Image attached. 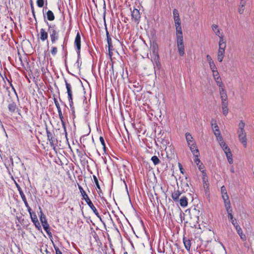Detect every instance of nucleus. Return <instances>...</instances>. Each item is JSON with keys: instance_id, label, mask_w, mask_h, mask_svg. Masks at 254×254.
Here are the masks:
<instances>
[{"instance_id": "nucleus-37", "label": "nucleus", "mask_w": 254, "mask_h": 254, "mask_svg": "<svg viewBox=\"0 0 254 254\" xmlns=\"http://www.w3.org/2000/svg\"><path fill=\"white\" fill-rule=\"evenodd\" d=\"M151 161L153 162V164L155 165H158V164H159L160 161V160L159 159V158H158L157 156H153L151 157Z\"/></svg>"}, {"instance_id": "nucleus-30", "label": "nucleus", "mask_w": 254, "mask_h": 254, "mask_svg": "<svg viewBox=\"0 0 254 254\" xmlns=\"http://www.w3.org/2000/svg\"><path fill=\"white\" fill-rule=\"evenodd\" d=\"M150 48L153 55L158 54V46L156 43L153 42L152 43Z\"/></svg>"}, {"instance_id": "nucleus-26", "label": "nucleus", "mask_w": 254, "mask_h": 254, "mask_svg": "<svg viewBox=\"0 0 254 254\" xmlns=\"http://www.w3.org/2000/svg\"><path fill=\"white\" fill-rule=\"evenodd\" d=\"M219 48H226V41L223 38V35L219 36Z\"/></svg>"}, {"instance_id": "nucleus-7", "label": "nucleus", "mask_w": 254, "mask_h": 254, "mask_svg": "<svg viewBox=\"0 0 254 254\" xmlns=\"http://www.w3.org/2000/svg\"><path fill=\"white\" fill-rule=\"evenodd\" d=\"M232 224L235 228V229L237 230V233L239 234V235L240 236L241 239L244 241H246V235L244 234H243V231H242L241 228L238 224L236 220H233V222H232Z\"/></svg>"}, {"instance_id": "nucleus-36", "label": "nucleus", "mask_w": 254, "mask_h": 254, "mask_svg": "<svg viewBox=\"0 0 254 254\" xmlns=\"http://www.w3.org/2000/svg\"><path fill=\"white\" fill-rule=\"evenodd\" d=\"M220 146L223 151H225V150L228 149L229 147L226 144V142L224 141L219 142Z\"/></svg>"}, {"instance_id": "nucleus-40", "label": "nucleus", "mask_w": 254, "mask_h": 254, "mask_svg": "<svg viewBox=\"0 0 254 254\" xmlns=\"http://www.w3.org/2000/svg\"><path fill=\"white\" fill-rule=\"evenodd\" d=\"M16 186H17V188L18 189V190L19 191V194H20L22 199H25V198L26 197H25V195L24 194L23 191L22 190L21 188L17 184H16Z\"/></svg>"}, {"instance_id": "nucleus-46", "label": "nucleus", "mask_w": 254, "mask_h": 254, "mask_svg": "<svg viewBox=\"0 0 254 254\" xmlns=\"http://www.w3.org/2000/svg\"><path fill=\"white\" fill-rule=\"evenodd\" d=\"M44 4V0H37V6L39 7H42L43 6Z\"/></svg>"}, {"instance_id": "nucleus-52", "label": "nucleus", "mask_w": 254, "mask_h": 254, "mask_svg": "<svg viewBox=\"0 0 254 254\" xmlns=\"http://www.w3.org/2000/svg\"><path fill=\"white\" fill-rule=\"evenodd\" d=\"M245 9V6L242 5H239V7L238 8V12L240 14H242L244 12Z\"/></svg>"}, {"instance_id": "nucleus-38", "label": "nucleus", "mask_w": 254, "mask_h": 254, "mask_svg": "<svg viewBox=\"0 0 254 254\" xmlns=\"http://www.w3.org/2000/svg\"><path fill=\"white\" fill-rule=\"evenodd\" d=\"M214 135H215V136L216 138V140L218 142V143L224 141L223 138L220 132L218 133H215V134Z\"/></svg>"}, {"instance_id": "nucleus-48", "label": "nucleus", "mask_w": 254, "mask_h": 254, "mask_svg": "<svg viewBox=\"0 0 254 254\" xmlns=\"http://www.w3.org/2000/svg\"><path fill=\"white\" fill-rule=\"evenodd\" d=\"M58 52L57 48L56 47H52L51 53L53 56H55Z\"/></svg>"}, {"instance_id": "nucleus-25", "label": "nucleus", "mask_w": 254, "mask_h": 254, "mask_svg": "<svg viewBox=\"0 0 254 254\" xmlns=\"http://www.w3.org/2000/svg\"><path fill=\"white\" fill-rule=\"evenodd\" d=\"M224 203V206L225 207V209L226 210V211H229V210H232V208L231 205L230 201L229 200V198L224 199L223 200Z\"/></svg>"}, {"instance_id": "nucleus-59", "label": "nucleus", "mask_w": 254, "mask_h": 254, "mask_svg": "<svg viewBox=\"0 0 254 254\" xmlns=\"http://www.w3.org/2000/svg\"><path fill=\"white\" fill-rule=\"evenodd\" d=\"M31 9H32V12L33 13V15L34 16V7H33V4L32 2L31 3Z\"/></svg>"}, {"instance_id": "nucleus-19", "label": "nucleus", "mask_w": 254, "mask_h": 254, "mask_svg": "<svg viewBox=\"0 0 254 254\" xmlns=\"http://www.w3.org/2000/svg\"><path fill=\"white\" fill-rule=\"evenodd\" d=\"M212 31L217 36H220L223 35L222 32H221L220 29L219 28L218 26L216 24H213L211 26Z\"/></svg>"}, {"instance_id": "nucleus-57", "label": "nucleus", "mask_w": 254, "mask_h": 254, "mask_svg": "<svg viewBox=\"0 0 254 254\" xmlns=\"http://www.w3.org/2000/svg\"><path fill=\"white\" fill-rule=\"evenodd\" d=\"M60 120L61 121V123H62V126L64 127V125H65V122H64V120L63 115L62 116V118H60Z\"/></svg>"}, {"instance_id": "nucleus-56", "label": "nucleus", "mask_w": 254, "mask_h": 254, "mask_svg": "<svg viewBox=\"0 0 254 254\" xmlns=\"http://www.w3.org/2000/svg\"><path fill=\"white\" fill-rule=\"evenodd\" d=\"M246 3V0H241L240 5L245 6Z\"/></svg>"}, {"instance_id": "nucleus-54", "label": "nucleus", "mask_w": 254, "mask_h": 254, "mask_svg": "<svg viewBox=\"0 0 254 254\" xmlns=\"http://www.w3.org/2000/svg\"><path fill=\"white\" fill-rule=\"evenodd\" d=\"M154 57L153 59V62L159 61V55L158 54H154Z\"/></svg>"}, {"instance_id": "nucleus-2", "label": "nucleus", "mask_w": 254, "mask_h": 254, "mask_svg": "<svg viewBox=\"0 0 254 254\" xmlns=\"http://www.w3.org/2000/svg\"><path fill=\"white\" fill-rule=\"evenodd\" d=\"M245 127V124L241 121L238 125L237 133L239 141L246 148L247 146V139L246 137V132L244 129Z\"/></svg>"}, {"instance_id": "nucleus-27", "label": "nucleus", "mask_w": 254, "mask_h": 254, "mask_svg": "<svg viewBox=\"0 0 254 254\" xmlns=\"http://www.w3.org/2000/svg\"><path fill=\"white\" fill-rule=\"evenodd\" d=\"M54 103H55V106H56V108L57 109L59 118H62L63 114H62L61 108L60 107V104H59L58 101L55 98L54 99Z\"/></svg>"}, {"instance_id": "nucleus-58", "label": "nucleus", "mask_w": 254, "mask_h": 254, "mask_svg": "<svg viewBox=\"0 0 254 254\" xmlns=\"http://www.w3.org/2000/svg\"><path fill=\"white\" fill-rule=\"evenodd\" d=\"M108 49H109V52H110V51L112 50V49L113 48V46H112V43H111L110 44H108Z\"/></svg>"}, {"instance_id": "nucleus-50", "label": "nucleus", "mask_w": 254, "mask_h": 254, "mask_svg": "<svg viewBox=\"0 0 254 254\" xmlns=\"http://www.w3.org/2000/svg\"><path fill=\"white\" fill-rule=\"evenodd\" d=\"M93 179H94V181L96 184V186L97 187V188L99 189H100V186H99V182H98V179H97V178L95 176H93Z\"/></svg>"}, {"instance_id": "nucleus-33", "label": "nucleus", "mask_w": 254, "mask_h": 254, "mask_svg": "<svg viewBox=\"0 0 254 254\" xmlns=\"http://www.w3.org/2000/svg\"><path fill=\"white\" fill-rule=\"evenodd\" d=\"M47 19L50 21H53L55 19V16L51 10H48L47 12Z\"/></svg>"}, {"instance_id": "nucleus-23", "label": "nucleus", "mask_w": 254, "mask_h": 254, "mask_svg": "<svg viewBox=\"0 0 254 254\" xmlns=\"http://www.w3.org/2000/svg\"><path fill=\"white\" fill-rule=\"evenodd\" d=\"M221 193L223 200L229 198L226 188L224 186H223L221 188Z\"/></svg>"}, {"instance_id": "nucleus-10", "label": "nucleus", "mask_w": 254, "mask_h": 254, "mask_svg": "<svg viewBox=\"0 0 254 254\" xmlns=\"http://www.w3.org/2000/svg\"><path fill=\"white\" fill-rule=\"evenodd\" d=\"M225 48H219L217 57V60L219 62H222L223 61V60L224 59V56H225Z\"/></svg>"}, {"instance_id": "nucleus-35", "label": "nucleus", "mask_w": 254, "mask_h": 254, "mask_svg": "<svg viewBox=\"0 0 254 254\" xmlns=\"http://www.w3.org/2000/svg\"><path fill=\"white\" fill-rule=\"evenodd\" d=\"M213 74V76L214 79H218V78L220 77L219 72L217 70V68L211 70Z\"/></svg>"}, {"instance_id": "nucleus-6", "label": "nucleus", "mask_w": 254, "mask_h": 254, "mask_svg": "<svg viewBox=\"0 0 254 254\" xmlns=\"http://www.w3.org/2000/svg\"><path fill=\"white\" fill-rule=\"evenodd\" d=\"M64 81H65L66 88L67 90V95H68V101H69V106H70V108H71L73 105V101H72L71 85H70V84H69V83H68L67 82L66 79L64 80Z\"/></svg>"}, {"instance_id": "nucleus-51", "label": "nucleus", "mask_w": 254, "mask_h": 254, "mask_svg": "<svg viewBox=\"0 0 254 254\" xmlns=\"http://www.w3.org/2000/svg\"><path fill=\"white\" fill-rule=\"evenodd\" d=\"M22 200L24 202V204H25L26 207L28 208V211L29 212L30 214H31V212H30L31 208L28 205V204L27 201L26 197L25 198V199H22Z\"/></svg>"}, {"instance_id": "nucleus-39", "label": "nucleus", "mask_w": 254, "mask_h": 254, "mask_svg": "<svg viewBox=\"0 0 254 254\" xmlns=\"http://www.w3.org/2000/svg\"><path fill=\"white\" fill-rule=\"evenodd\" d=\"M216 81V83L217 85V86H218L219 87V88H224V86L223 85V84L222 82V80H221V79L220 77L218 78V79H214Z\"/></svg>"}, {"instance_id": "nucleus-31", "label": "nucleus", "mask_w": 254, "mask_h": 254, "mask_svg": "<svg viewBox=\"0 0 254 254\" xmlns=\"http://www.w3.org/2000/svg\"><path fill=\"white\" fill-rule=\"evenodd\" d=\"M8 109L9 112L14 113L17 109V106L15 103H10L8 105Z\"/></svg>"}, {"instance_id": "nucleus-8", "label": "nucleus", "mask_w": 254, "mask_h": 254, "mask_svg": "<svg viewBox=\"0 0 254 254\" xmlns=\"http://www.w3.org/2000/svg\"><path fill=\"white\" fill-rule=\"evenodd\" d=\"M177 45H184L182 31L176 32Z\"/></svg>"}, {"instance_id": "nucleus-28", "label": "nucleus", "mask_w": 254, "mask_h": 254, "mask_svg": "<svg viewBox=\"0 0 254 254\" xmlns=\"http://www.w3.org/2000/svg\"><path fill=\"white\" fill-rule=\"evenodd\" d=\"M183 242L185 247V248L188 251H190L191 243L189 239H187L185 238L183 239Z\"/></svg>"}, {"instance_id": "nucleus-22", "label": "nucleus", "mask_w": 254, "mask_h": 254, "mask_svg": "<svg viewBox=\"0 0 254 254\" xmlns=\"http://www.w3.org/2000/svg\"><path fill=\"white\" fill-rule=\"evenodd\" d=\"M182 193L179 190H175L172 194V197L173 200L175 202L179 201V198Z\"/></svg>"}, {"instance_id": "nucleus-4", "label": "nucleus", "mask_w": 254, "mask_h": 254, "mask_svg": "<svg viewBox=\"0 0 254 254\" xmlns=\"http://www.w3.org/2000/svg\"><path fill=\"white\" fill-rule=\"evenodd\" d=\"M47 24L48 26V31L51 42L52 44H55L59 38V31L57 30L55 25L50 24L48 22H47Z\"/></svg>"}, {"instance_id": "nucleus-63", "label": "nucleus", "mask_w": 254, "mask_h": 254, "mask_svg": "<svg viewBox=\"0 0 254 254\" xmlns=\"http://www.w3.org/2000/svg\"><path fill=\"white\" fill-rule=\"evenodd\" d=\"M220 244L223 247V249H225V247L224 246V245H223V244L222 243H220Z\"/></svg>"}, {"instance_id": "nucleus-64", "label": "nucleus", "mask_w": 254, "mask_h": 254, "mask_svg": "<svg viewBox=\"0 0 254 254\" xmlns=\"http://www.w3.org/2000/svg\"><path fill=\"white\" fill-rule=\"evenodd\" d=\"M12 89H13L14 91L15 92H16L15 90L14 89V88H13V87H12Z\"/></svg>"}, {"instance_id": "nucleus-41", "label": "nucleus", "mask_w": 254, "mask_h": 254, "mask_svg": "<svg viewBox=\"0 0 254 254\" xmlns=\"http://www.w3.org/2000/svg\"><path fill=\"white\" fill-rule=\"evenodd\" d=\"M233 210H229V211H227L228 213V218L231 221V222H233V220H236L235 219H234L233 215L232 214Z\"/></svg>"}, {"instance_id": "nucleus-15", "label": "nucleus", "mask_w": 254, "mask_h": 254, "mask_svg": "<svg viewBox=\"0 0 254 254\" xmlns=\"http://www.w3.org/2000/svg\"><path fill=\"white\" fill-rule=\"evenodd\" d=\"M211 124L212 127V129L213 130V131L214 132V134H215L216 133H218L220 132L219 130V128L216 123V122L215 120L212 119L211 121Z\"/></svg>"}, {"instance_id": "nucleus-32", "label": "nucleus", "mask_w": 254, "mask_h": 254, "mask_svg": "<svg viewBox=\"0 0 254 254\" xmlns=\"http://www.w3.org/2000/svg\"><path fill=\"white\" fill-rule=\"evenodd\" d=\"M42 224V226L43 227L44 229L45 230V231L46 232L47 234L50 237H52V233H51V232L50 231V227H49V225L48 222H46V223L45 222L44 223Z\"/></svg>"}, {"instance_id": "nucleus-45", "label": "nucleus", "mask_w": 254, "mask_h": 254, "mask_svg": "<svg viewBox=\"0 0 254 254\" xmlns=\"http://www.w3.org/2000/svg\"><path fill=\"white\" fill-rule=\"evenodd\" d=\"M106 36H107L108 44H110L111 43H112V39L110 37V36L109 35V32L108 31V30L107 29H106Z\"/></svg>"}, {"instance_id": "nucleus-14", "label": "nucleus", "mask_w": 254, "mask_h": 254, "mask_svg": "<svg viewBox=\"0 0 254 254\" xmlns=\"http://www.w3.org/2000/svg\"><path fill=\"white\" fill-rule=\"evenodd\" d=\"M31 218L32 220V221L34 224L35 227L38 229L40 230L41 229V225L37 219V216L36 214L32 215L31 213L30 214Z\"/></svg>"}, {"instance_id": "nucleus-21", "label": "nucleus", "mask_w": 254, "mask_h": 254, "mask_svg": "<svg viewBox=\"0 0 254 254\" xmlns=\"http://www.w3.org/2000/svg\"><path fill=\"white\" fill-rule=\"evenodd\" d=\"M228 102H222V112L224 116H226L228 113Z\"/></svg>"}, {"instance_id": "nucleus-1", "label": "nucleus", "mask_w": 254, "mask_h": 254, "mask_svg": "<svg viewBox=\"0 0 254 254\" xmlns=\"http://www.w3.org/2000/svg\"><path fill=\"white\" fill-rule=\"evenodd\" d=\"M74 44L76 47V53L77 54V60L74 66L77 67V68L79 70L81 65L82 62L80 57L81 37L78 32L76 34Z\"/></svg>"}, {"instance_id": "nucleus-20", "label": "nucleus", "mask_w": 254, "mask_h": 254, "mask_svg": "<svg viewBox=\"0 0 254 254\" xmlns=\"http://www.w3.org/2000/svg\"><path fill=\"white\" fill-rule=\"evenodd\" d=\"M40 38L41 40L43 42L47 40L48 39V33L45 31V30L43 28H41L40 29Z\"/></svg>"}, {"instance_id": "nucleus-11", "label": "nucleus", "mask_w": 254, "mask_h": 254, "mask_svg": "<svg viewBox=\"0 0 254 254\" xmlns=\"http://www.w3.org/2000/svg\"><path fill=\"white\" fill-rule=\"evenodd\" d=\"M46 133L48 140L50 142V145L54 148L55 145V139L53 134L48 129L46 130Z\"/></svg>"}, {"instance_id": "nucleus-55", "label": "nucleus", "mask_w": 254, "mask_h": 254, "mask_svg": "<svg viewBox=\"0 0 254 254\" xmlns=\"http://www.w3.org/2000/svg\"><path fill=\"white\" fill-rule=\"evenodd\" d=\"M54 248H55V249L56 251V254H62V253L61 252V251L59 250V249L58 247H55Z\"/></svg>"}, {"instance_id": "nucleus-61", "label": "nucleus", "mask_w": 254, "mask_h": 254, "mask_svg": "<svg viewBox=\"0 0 254 254\" xmlns=\"http://www.w3.org/2000/svg\"><path fill=\"white\" fill-rule=\"evenodd\" d=\"M230 171H231V172H232L233 173H234L235 170H234V168L233 167H231V168L230 169Z\"/></svg>"}, {"instance_id": "nucleus-18", "label": "nucleus", "mask_w": 254, "mask_h": 254, "mask_svg": "<svg viewBox=\"0 0 254 254\" xmlns=\"http://www.w3.org/2000/svg\"><path fill=\"white\" fill-rule=\"evenodd\" d=\"M176 27V32L182 31L180 17L174 18Z\"/></svg>"}, {"instance_id": "nucleus-47", "label": "nucleus", "mask_w": 254, "mask_h": 254, "mask_svg": "<svg viewBox=\"0 0 254 254\" xmlns=\"http://www.w3.org/2000/svg\"><path fill=\"white\" fill-rule=\"evenodd\" d=\"M173 18L180 17L178 10L176 9H174L173 11Z\"/></svg>"}, {"instance_id": "nucleus-62", "label": "nucleus", "mask_w": 254, "mask_h": 254, "mask_svg": "<svg viewBox=\"0 0 254 254\" xmlns=\"http://www.w3.org/2000/svg\"><path fill=\"white\" fill-rule=\"evenodd\" d=\"M180 166H181V165H180ZM180 169L181 173H183L182 168L181 167V166H180Z\"/></svg>"}, {"instance_id": "nucleus-24", "label": "nucleus", "mask_w": 254, "mask_h": 254, "mask_svg": "<svg viewBox=\"0 0 254 254\" xmlns=\"http://www.w3.org/2000/svg\"><path fill=\"white\" fill-rule=\"evenodd\" d=\"M186 139L188 145H190L193 143H195L193 141L192 135L189 132H187L186 133Z\"/></svg>"}, {"instance_id": "nucleus-16", "label": "nucleus", "mask_w": 254, "mask_h": 254, "mask_svg": "<svg viewBox=\"0 0 254 254\" xmlns=\"http://www.w3.org/2000/svg\"><path fill=\"white\" fill-rule=\"evenodd\" d=\"M226 156L227 157V160L230 164H232L233 162V160L232 158V154L231 152L230 149L228 148V149L224 151Z\"/></svg>"}, {"instance_id": "nucleus-60", "label": "nucleus", "mask_w": 254, "mask_h": 254, "mask_svg": "<svg viewBox=\"0 0 254 254\" xmlns=\"http://www.w3.org/2000/svg\"><path fill=\"white\" fill-rule=\"evenodd\" d=\"M63 127L64 128V131L65 132V136H67V132H66V129L65 125H64V127L63 126Z\"/></svg>"}, {"instance_id": "nucleus-9", "label": "nucleus", "mask_w": 254, "mask_h": 254, "mask_svg": "<svg viewBox=\"0 0 254 254\" xmlns=\"http://www.w3.org/2000/svg\"><path fill=\"white\" fill-rule=\"evenodd\" d=\"M194 157H199V152L195 143L188 145Z\"/></svg>"}, {"instance_id": "nucleus-49", "label": "nucleus", "mask_w": 254, "mask_h": 254, "mask_svg": "<svg viewBox=\"0 0 254 254\" xmlns=\"http://www.w3.org/2000/svg\"><path fill=\"white\" fill-rule=\"evenodd\" d=\"M100 141L101 143V144L103 146V148L104 150H105L106 146H105V142L104 139V138L102 136H100L99 138Z\"/></svg>"}, {"instance_id": "nucleus-5", "label": "nucleus", "mask_w": 254, "mask_h": 254, "mask_svg": "<svg viewBox=\"0 0 254 254\" xmlns=\"http://www.w3.org/2000/svg\"><path fill=\"white\" fill-rule=\"evenodd\" d=\"M202 182L203 187L205 190V192L207 196H209V184L208 182V178L206 172H203V174L202 176Z\"/></svg>"}, {"instance_id": "nucleus-12", "label": "nucleus", "mask_w": 254, "mask_h": 254, "mask_svg": "<svg viewBox=\"0 0 254 254\" xmlns=\"http://www.w3.org/2000/svg\"><path fill=\"white\" fill-rule=\"evenodd\" d=\"M219 93L222 102H227V94L224 88H219Z\"/></svg>"}, {"instance_id": "nucleus-53", "label": "nucleus", "mask_w": 254, "mask_h": 254, "mask_svg": "<svg viewBox=\"0 0 254 254\" xmlns=\"http://www.w3.org/2000/svg\"><path fill=\"white\" fill-rule=\"evenodd\" d=\"M195 158L194 159V162H195V163L196 164L197 166H198V165L200 163H201L200 162V159H199V157H194Z\"/></svg>"}, {"instance_id": "nucleus-13", "label": "nucleus", "mask_w": 254, "mask_h": 254, "mask_svg": "<svg viewBox=\"0 0 254 254\" xmlns=\"http://www.w3.org/2000/svg\"><path fill=\"white\" fill-rule=\"evenodd\" d=\"M131 16L134 21L138 22L140 18L139 11L137 9H134L132 11Z\"/></svg>"}, {"instance_id": "nucleus-44", "label": "nucleus", "mask_w": 254, "mask_h": 254, "mask_svg": "<svg viewBox=\"0 0 254 254\" xmlns=\"http://www.w3.org/2000/svg\"><path fill=\"white\" fill-rule=\"evenodd\" d=\"M197 167L199 170L202 172V175L203 174V172H206L205 170L204 169V166L202 163L199 164Z\"/></svg>"}, {"instance_id": "nucleus-17", "label": "nucleus", "mask_w": 254, "mask_h": 254, "mask_svg": "<svg viewBox=\"0 0 254 254\" xmlns=\"http://www.w3.org/2000/svg\"><path fill=\"white\" fill-rule=\"evenodd\" d=\"M206 60L209 64V67H210V68L211 69V70H213L214 69L216 68L215 64H214L211 56H209V55H207L206 56Z\"/></svg>"}, {"instance_id": "nucleus-42", "label": "nucleus", "mask_w": 254, "mask_h": 254, "mask_svg": "<svg viewBox=\"0 0 254 254\" xmlns=\"http://www.w3.org/2000/svg\"><path fill=\"white\" fill-rule=\"evenodd\" d=\"M40 221L42 223V224L44 223L45 222H47L46 217L45 215H44L42 212H41V215H40Z\"/></svg>"}, {"instance_id": "nucleus-3", "label": "nucleus", "mask_w": 254, "mask_h": 254, "mask_svg": "<svg viewBox=\"0 0 254 254\" xmlns=\"http://www.w3.org/2000/svg\"><path fill=\"white\" fill-rule=\"evenodd\" d=\"M78 189L80 190L81 194L83 197V198L85 200L88 205L89 207L92 209L94 213L96 215L97 217L101 219V217L98 213L96 207L93 205V203L89 198L88 195L86 194V192L84 190L82 187L80 185H78Z\"/></svg>"}, {"instance_id": "nucleus-34", "label": "nucleus", "mask_w": 254, "mask_h": 254, "mask_svg": "<svg viewBox=\"0 0 254 254\" xmlns=\"http://www.w3.org/2000/svg\"><path fill=\"white\" fill-rule=\"evenodd\" d=\"M178 52L179 55L181 56H183L185 54V46L184 45H181V46H177Z\"/></svg>"}, {"instance_id": "nucleus-43", "label": "nucleus", "mask_w": 254, "mask_h": 254, "mask_svg": "<svg viewBox=\"0 0 254 254\" xmlns=\"http://www.w3.org/2000/svg\"><path fill=\"white\" fill-rule=\"evenodd\" d=\"M153 64H154V69H155V70H156V68H157V69L158 70H159L160 69L161 64H160L159 61L153 62Z\"/></svg>"}, {"instance_id": "nucleus-29", "label": "nucleus", "mask_w": 254, "mask_h": 254, "mask_svg": "<svg viewBox=\"0 0 254 254\" xmlns=\"http://www.w3.org/2000/svg\"><path fill=\"white\" fill-rule=\"evenodd\" d=\"M180 205L183 207H185L188 205V199L186 196H183L179 200Z\"/></svg>"}]
</instances>
